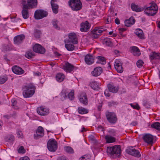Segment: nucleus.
<instances>
[{
    "instance_id": "nucleus-1",
    "label": "nucleus",
    "mask_w": 160,
    "mask_h": 160,
    "mask_svg": "<svg viewBox=\"0 0 160 160\" xmlns=\"http://www.w3.org/2000/svg\"><path fill=\"white\" fill-rule=\"evenodd\" d=\"M35 88L32 84L28 85L22 88V95L25 98L32 97L35 92Z\"/></svg>"
},
{
    "instance_id": "nucleus-2",
    "label": "nucleus",
    "mask_w": 160,
    "mask_h": 160,
    "mask_svg": "<svg viewBox=\"0 0 160 160\" xmlns=\"http://www.w3.org/2000/svg\"><path fill=\"white\" fill-rule=\"evenodd\" d=\"M108 154L110 156L118 157L120 155L121 149L119 145H115L111 147H108L107 149Z\"/></svg>"
},
{
    "instance_id": "nucleus-3",
    "label": "nucleus",
    "mask_w": 160,
    "mask_h": 160,
    "mask_svg": "<svg viewBox=\"0 0 160 160\" xmlns=\"http://www.w3.org/2000/svg\"><path fill=\"white\" fill-rule=\"evenodd\" d=\"M158 10L157 5L155 3H153L145 9L144 12L148 15L153 16L156 14Z\"/></svg>"
},
{
    "instance_id": "nucleus-4",
    "label": "nucleus",
    "mask_w": 160,
    "mask_h": 160,
    "mask_svg": "<svg viewBox=\"0 0 160 160\" xmlns=\"http://www.w3.org/2000/svg\"><path fill=\"white\" fill-rule=\"evenodd\" d=\"M68 3L69 6L73 10H79L82 7V3L80 0H70Z\"/></svg>"
},
{
    "instance_id": "nucleus-5",
    "label": "nucleus",
    "mask_w": 160,
    "mask_h": 160,
    "mask_svg": "<svg viewBox=\"0 0 160 160\" xmlns=\"http://www.w3.org/2000/svg\"><path fill=\"white\" fill-rule=\"evenodd\" d=\"M104 31L101 27H97L92 30L90 33L91 37L94 39L98 38Z\"/></svg>"
},
{
    "instance_id": "nucleus-6",
    "label": "nucleus",
    "mask_w": 160,
    "mask_h": 160,
    "mask_svg": "<svg viewBox=\"0 0 160 160\" xmlns=\"http://www.w3.org/2000/svg\"><path fill=\"white\" fill-rule=\"evenodd\" d=\"M106 116L108 121L111 123L114 124L117 121V116L113 112H107L106 113Z\"/></svg>"
},
{
    "instance_id": "nucleus-7",
    "label": "nucleus",
    "mask_w": 160,
    "mask_h": 160,
    "mask_svg": "<svg viewBox=\"0 0 160 160\" xmlns=\"http://www.w3.org/2000/svg\"><path fill=\"white\" fill-rule=\"evenodd\" d=\"M22 4L25 7H28L29 9L35 8L37 5V0H22Z\"/></svg>"
},
{
    "instance_id": "nucleus-8",
    "label": "nucleus",
    "mask_w": 160,
    "mask_h": 160,
    "mask_svg": "<svg viewBox=\"0 0 160 160\" xmlns=\"http://www.w3.org/2000/svg\"><path fill=\"white\" fill-rule=\"evenodd\" d=\"M47 147L49 151L54 152L57 148V142L54 139H50L48 142Z\"/></svg>"
},
{
    "instance_id": "nucleus-9",
    "label": "nucleus",
    "mask_w": 160,
    "mask_h": 160,
    "mask_svg": "<svg viewBox=\"0 0 160 160\" xmlns=\"http://www.w3.org/2000/svg\"><path fill=\"white\" fill-rule=\"evenodd\" d=\"M48 13L42 10H38L35 11L34 17L36 19H40L47 16Z\"/></svg>"
},
{
    "instance_id": "nucleus-10",
    "label": "nucleus",
    "mask_w": 160,
    "mask_h": 160,
    "mask_svg": "<svg viewBox=\"0 0 160 160\" xmlns=\"http://www.w3.org/2000/svg\"><path fill=\"white\" fill-rule=\"evenodd\" d=\"M143 139L144 142L148 144L152 145L154 143V137L151 134H145L143 136Z\"/></svg>"
},
{
    "instance_id": "nucleus-11",
    "label": "nucleus",
    "mask_w": 160,
    "mask_h": 160,
    "mask_svg": "<svg viewBox=\"0 0 160 160\" xmlns=\"http://www.w3.org/2000/svg\"><path fill=\"white\" fill-rule=\"evenodd\" d=\"M114 68L118 73H121L123 72L122 63L121 60L119 59L115 60L114 63Z\"/></svg>"
},
{
    "instance_id": "nucleus-12",
    "label": "nucleus",
    "mask_w": 160,
    "mask_h": 160,
    "mask_svg": "<svg viewBox=\"0 0 160 160\" xmlns=\"http://www.w3.org/2000/svg\"><path fill=\"white\" fill-rule=\"evenodd\" d=\"M37 112L40 115H46L49 113V110L44 106H41L37 108Z\"/></svg>"
},
{
    "instance_id": "nucleus-13",
    "label": "nucleus",
    "mask_w": 160,
    "mask_h": 160,
    "mask_svg": "<svg viewBox=\"0 0 160 160\" xmlns=\"http://www.w3.org/2000/svg\"><path fill=\"white\" fill-rule=\"evenodd\" d=\"M61 68L66 72H70L73 69L72 65L68 62H65L61 65Z\"/></svg>"
},
{
    "instance_id": "nucleus-14",
    "label": "nucleus",
    "mask_w": 160,
    "mask_h": 160,
    "mask_svg": "<svg viewBox=\"0 0 160 160\" xmlns=\"http://www.w3.org/2000/svg\"><path fill=\"white\" fill-rule=\"evenodd\" d=\"M108 87L109 91L113 93H117L119 89V87L118 85L111 82L108 84Z\"/></svg>"
},
{
    "instance_id": "nucleus-15",
    "label": "nucleus",
    "mask_w": 160,
    "mask_h": 160,
    "mask_svg": "<svg viewBox=\"0 0 160 160\" xmlns=\"http://www.w3.org/2000/svg\"><path fill=\"white\" fill-rule=\"evenodd\" d=\"M127 152L132 156L139 157L141 156L140 152L132 147H131L126 150Z\"/></svg>"
},
{
    "instance_id": "nucleus-16",
    "label": "nucleus",
    "mask_w": 160,
    "mask_h": 160,
    "mask_svg": "<svg viewBox=\"0 0 160 160\" xmlns=\"http://www.w3.org/2000/svg\"><path fill=\"white\" fill-rule=\"evenodd\" d=\"M69 39L65 40H68L69 42L74 44H77L78 42V39L75 33L72 32L70 33L68 35Z\"/></svg>"
},
{
    "instance_id": "nucleus-17",
    "label": "nucleus",
    "mask_w": 160,
    "mask_h": 160,
    "mask_svg": "<svg viewBox=\"0 0 160 160\" xmlns=\"http://www.w3.org/2000/svg\"><path fill=\"white\" fill-rule=\"evenodd\" d=\"M33 49L35 52L42 54L44 53L45 51V49L38 44L35 45L33 47Z\"/></svg>"
},
{
    "instance_id": "nucleus-18",
    "label": "nucleus",
    "mask_w": 160,
    "mask_h": 160,
    "mask_svg": "<svg viewBox=\"0 0 160 160\" xmlns=\"http://www.w3.org/2000/svg\"><path fill=\"white\" fill-rule=\"evenodd\" d=\"M94 58L90 54H88L85 57L84 60L86 63L88 65L92 64L94 62Z\"/></svg>"
},
{
    "instance_id": "nucleus-19",
    "label": "nucleus",
    "mask_w": 160,
    "mask_h": 160,
    "mask_svg": "<svg viewBox=\"0 0 160 160\" xmlns=\"http://www.w3.org/2000/svg\"><path fill=\"white\" fill-rule=\"evenodd\" d=\"M80 30L82 32H87L90 29V26L87 21L81 23Z\"/></svg>"
},
{
    "instance_id": "nucleus-20",
    "label": "nucleus",
    "mask_w": 160,
    "mask_h": 160,
    "mask_svg": "<svg viewBox=\"0 0 160 160\" xmlns=\"http://www.w3.org/2000/svg\"><path fill=\"white\" fill-rule=\"evenodd\" d=\"M44 135V129L42 127H39L36 131V133L34 135V138L37 139Z\"/></svg>"
},
{
    "instance_id": "nucleus-21",
    "label": "nucleus",
    "mask_w": 160,
    "mask_h": 160,
    "mask_svg": "<svg viewBox=\"0 0 160 160\" xmlns=\"http://www.w3.org/2000/svg\"><path fill=\"white\" fill-rule=\"evenodd\" d=\"M12 70L13 73L18 75H21L24 72V71L22 69L17 66H14L12 68Z\"/></svg>"
},
{
    "instance_id": "nucleus-22",
    "label": "nucleus",
    "mask_w": 160,
    "mask_h": 160,
    "mask_svg": "<svg viewBox=\"0 0 160 160\" xmlns=\"http://www.w3.org/2000/svg\"><path fill=\"white\" fill-rule=\"evenodd\" d=\"M79 99L81 102L84 104L86 105L88 103L87 97L85 93H82L80 95Z\"/></svg>"
},
{
    "instance_id": "nucleus-23",
    "label": "nucleus",
    "mask_w": 160,
    "mask_h": 160,
    "mask_svg": "<svg viewBox=\"0 0 160 160\" xmlns=\"http://www.w3.org/2000/svg\"><path fill=\"white\" fill-rule=\"evenodd\" d=\"M22 14L23 18L26 19L28 18L29 17V14L28 11V9L29 8L25 7L24 5H22Z\"/></svg>"
},
{
    "instance_id": "nucleus-24",
    "label": "nucleus",
    "mask_w": 160,
    "mask_h": 160,
    "mask_svg": "<svg viewBox=\"0 0 160 160\" xmlns=\"http://www.w3.org/2000/svg\"><path fill=\"white\" fill-rule=\"evenodd\" d=\"M102 72V69L100 67L95 68L92 72V75L94 76H98L100 75Z\"/></svg>"
},
{
    "instance_id": "nucleus-25",
    "label": "nucleus",
    "mask_w": 160,
    "mask_h": 160,
    "mask_svg": "<svg viewBox=\"0 0 160 160\" xmlns=\"http://www.w3.org/2000/svg\"><path fill=\"white\" fill-rule=\"evenodd\" d=\"M55 2L56 1L55 0H51V4L53 12L55 13H57L58 12V6L56 3H55Z\"/></svg>"
},
{
    "instance_id": "nucleus-26",
    "label": "nucleus",
    "mask_w": 160,
    "mask_h": 160,
    "mask_svg": "<svg viewBox=\"0 0 160 160\" xmlns=\"http://www.w3.org/2000/svg\"><path fill=\"white\" fill-rule=\"evenodd\" d=\"M24 38V36L23 35H19L15 37L14 38V43L16 44L21 43Z\"/></svg>"
},
{
    "instance_id": "nucleus-27",
    "label": "nucleus",
    "mask_w": 160,
    "mask_h": 160,
    "mask_svg": "<svg viewBox=\"0 0 160 160\" xmlns=\"http://www.w3.org/2000/svg\"><path fill=\"white\" fill-rule=\"evenodd\" d=\"M131 52L134 56H139L140 54V52L138 48L136 46H133L130 48Z\"/></svg>"
},
{
    "instance_id": "nucleus-28",
    "label": "nucleus",
    "mask_w": 160,
    "mask_h": 160,
    "mask_svg": "<svg viewBox=\"0 0 160 160\" xmlns=\"http://www.w3.org/2000/svg\"><path fill=\"white\" fill-rule=\"evenodd\" d=\"M135 21L134 18L133 17H131L125 21V25L127 27H130L135 23Z\"/></svg>"
},
{
    "instance_id": "nucleus-29",
    "label": "nucleus",
    "mask_w": 160,
    "mask_h": 160,
    "mask_svg": "<svg viewBox=\"0 0 160 160\" xmlns=\"http://www.w3.org/2000/svg\"><path fill=\"white\" fill-rule=\"evenodd\" d=\"M68 40H65V47L69 51H72L74 49V47Z\"/></svg>"
},
{
    "instance_id": "nucleus-30",
    "label": "nucleus",
    "mask_w": 160,
    "mask_h": 160,
    "mask_svg": "<svg viewBox=\"0 0 160 160\" xmlns=\"http://www.w3.org/2000/svg\"><path fill=\"white\" fill-rule=\"evenodd\" d=\"M151 60L159 59H160V53L152 52L149 56Z\"/></svg>"
},
{
    "instance_id": "nucleus-31",
    "label": "nucleus",
    "mask_w": 160,
    "mask_h": 160,
    "mask_svg": "<svg viewBox=\"0 0 160 160\" xmlns=\"http://www.w3.org/2000/svg\"><path fill=\"white\" fill-rule=\"evenodd\" d=\"M131 8L133 11L137 12H141L143 10V8L141 7L133 4L131 5Z\"/></svg>"
},
{
    "instance_id": "nucleus-32",
    "label": "nucleus",
    "mask_w": 160,
    "mask_h": 160,
    "mask_svg": "<svg viewBox=\"0 0 160 160\" xmlns=\"http://www.w3.org/2000/svg\"><path fill=\"white\" fill-rule=\"evenodd\" d=\"M135 33L136 35L139 38L142 39L144 38V34L143 31L140 29H137Z\"/></svg>"
},
{
    "instance_id": "nucleus-33",
    "label": "nucleus",
    "mask_w": 160,
    "mask_h": 160,
    "mask_svg": "<svg viewBox=\"0 0 160 160\" xmlns=\"http://www.w3.org/2000/svg\"><path fill=\"white\" fill-rule=\"evenodd\" d=\"M65 76L62 73H58L56 76V78L57 81L59 82H62L64 79Z\"/></svg>"
},
{
    "instance_id": "nucleus-34",
    "label": "nucleus",
    "mask_w": 160,
    "mask_h": 160,
    "mask_svg": "<svg viewBox=\"0 0 160 160\" xmlns=\"http://www.w3.org/2000/svg\"><path fill=\"white\" fill-rule=\"evenodd\" d=\"M67 91V94L68 98L70 100H73L74 99V91L73 90H72L69 92Z\"/></svg>"
},
{
    "instance_id": "nucleus-35",
    "label": "nucleus",
    "mask_w": 160,
    "mask_h": 160,
    "mask_svg": "<svg viewBox=\"0 0 160 160\" xmlns=\"http://www.w3.org/2000/svg\"><path fill=\"white\" fill-rule=\"evenodd\" d=\"M106 142L108 143H111L114 142L115 141V138L109 135L106 136L105 137Z\"/></svg>"
},
{
    "instance_id": "nucleus-36",
    "label": "nucleus",
    "mask_w": 160,
    "mask_h": 160,
    "mask_svg": "<svg viewBox=\"0 0 160 160\" xmlns=\"http://www.w3.org/2000/svg\"><path fill=\"white\" fill-rule=\"evenodd\" d=\"M98 59L97 62L102 64H104L106 63V61L105 58L102 56H98L96 57Z\"/></svg>"
},
{
    "instance_id": "nucleus-37",
    "label": "nucleus",
    "mask_w": 160,
    "mask_h": 160,
    "mask_svg": "<svg viewBox=\"0 0 160 160\" xmlns=\"http://www.w3.org/2000/svg\"><path fill=\"white\" fill-rule=\"evenodd\" d=\"M102 43L105 46H110L111 44V41L110 38H106L103 40Z\"/></svg>"
},
{
    "instance_id": "nucleus-38",
    "label": "nucleus",
    "mask_w": 160,
    "mask_h": 160,
    "mask_svg": "<svg viewBox=\"0 0 160 160\" xmlns=\"http://www.w3.org/2000/svg\"><path fill=\"white\" fill-rule=\"evenodd\" d=\"M91 87L94 90L98 89L99 87V84L95 81H92L90 83Z\"/></svg>"
},
{
    "instance_id": "nucleus-39",
    "label": "nucleus",
    "mask_w": 160,
    "mask_h": 160,
    "mask_svg": "<svg viewBox=\"0 0 160 160\" xmlns=\"http://www.w3.org/2000/svg\"><path fill=\"white\" fill-rule=\"evenodd\" d=\"M151 127L158 130H160V123L159 122H155L151 125Z\"/></svg>"
},
{
    "instance_id": "nucleus-40",
    "label": "nucleus",
    "mask_w": 160,
    "mask_h": 160,
    "mask_svg": "<svg viewBox=\"0 0 160 160\" xmlns=\"http://www.w3.org/2000/svg\"><path fill=\"white\" fill-rule=\"evenodd\" d=\"M34 56V53L32 51H28L25 54L26 57L28 59H31Z\"/></svg>"
},
{
    "instance_id": "nucleus-41",
    "label": "nucleus",
    "mask_w": 160,
    "mask_h": 160,
    "mask_svg": "<svg viewBox=\"0 0 160 160\" xmlns=\"http://www.w3.org/2000/svg\"><path fill=\"white\" fill-rule=\"evenodd\" d=\"M78 112L80 114H84L88 113V111L82 107H79Z\"/></svg>"
},
{
    "instance_id": "nucleus-42",
    "label": "nucleus",
    "mask_w": 160,
    "mask_h": 160,
    "mask_svg": "<svg viewBox=\"0 0 160 160\" xmlns=\"http://www.w3.org/2000/svg\"><path fill=\"white\" fill-rule=\"evenodd\" d=\"M64 150L67 152L73 153L74 151L73 149L71 147L69 146H66L64 148Z\"/></svg>"
},
{
    "instance_id": "nucleus-43",
    "label": "nucleus",
    "mask_w": 160,
    "mask_h": 160,
    "mask_svg": "<svg viewBox=\"0 0 160 160\" xmlns=\"http://www.w3.org/2000/svg\"><path fill=\"white\" fill-rule=\"evenodd\" d=\"M12 105L14 109H18L19 108V107L17 104V101L14 99H12Z\"/></svg>"
},
{
    "instance_id": "nucleus-44",
    "label": "nucleus",
    "mask_w": 160,
    "mask_h": 160,
    "mask_svg": "<svg viewBox=\"0 0 160 160\" xmlns=\"http://www.w3.org/2000/svg\"><path fill=\"white\" fill-rule=\"evenodd\" d=\"M14 137L13 135H9L5 138V140L7 142H11L14 140Z\"/></svg>"
},
{
    "instance_id": "nucleus-45",
    "label": "nucleus",
    "mask_w": 160,
    "mask_h": 160,
    "mask_svg": "<svg viewBox=\"0 0 160 160\" xmlns=\"http://www.w3.org/2000/svg\"><path fill=\"white\" fill-rule=\"evenodd\" d=\"M52 22L54 28L58 30L60 29V27L58 25V22L57 20H52Z\"/></svg>"
},
{
    "instance_id": "nucleus-46",
    "label": "nucleus",
    "mask_w": 160,
    "mask_h": 160,
    "mask_svg": "<svg viewBox=\"0 0 160 160\" xmlns=\"http://www.w3.org/2000/svg\"><path fill=\"white\" fill-rule=\"evenodd\" d=\"M68 89L63 90L61 94V96L62 99H65L67 98V91Z\"/></svg>"
},
{
    "instance_id": "nucleus-47",
    "label": "nucleus",
    "mask_w": 160,
    "mask_h": 160,
    "mask_svg": "<svg viewBox=\"0 0 160 160\" xmlns=\"http://www.w3.org/2000/svg\"><path fill=\"white\" fill-rule=\"evenodd\" d=\"M41 34V32L40 31L38 30H35L34 31V36L36 38H40Z\"/></svg>"
},
{
    "instance_id": "nucleus-48",
    "label": "nucleus",
    "mask_w": 160,
    "mask_h": 160,
    "mask_svg": "<svg viewBox=\"0 0 160 160\" xmlns=\"http://www.w3.org/2000/svg\"><path fill=\"white\" fill-rule=\"evenodd\" d=\"M7 80V78L5 76L1 77H0V84H2L4 83Z\"/></svg>"
},
{
    "instance_id": "nucleus-49",
    "label": "nucleus",
    "mask_w": 160,
    "mask_h": 160,
    "mask_svg": "<svg viewBox=\"0 0 160 160\" xmlns=\"http://www.w3.org/2000/svg\"><path fill=\"white\" fill-rule=\"evenodd\" d=\"M130 105L134 109L139 110L140 108V107L138 104H133L131 103L130 104Z\"/></svg>"
},
{
    "instance_id": "nucleus-50",
    "label": "nucleus",
    "mask_w": 160,
    "mask_h": 160,
    "mask_svg": "<svg viewBox=\"0 0 160 160\" xmlns=\"http://www.w3.org/2000/svg\"><path fill=\"white\" fill-rule=\"evenodd\" d=\"M18 152L19 153H24L25 152V150L23 146H21L18 149Z\"/></svg>"
},
{
    "instance_id": "nucleus-51",
    "label": "nucleus",
    "mask_w": 160,
    "mask_h": 160,
    "mask_svg": "<svg viewBox=\"0 0 160 160\" xmlns=\"http://www.w3.org/2000/svg\"><path fill=\"white\" fill-rule=\"evenodd\" d=\"M17 134L18 138H23L22 133L21 131L19 130L17 131Z\"/></svg>"
},
{
    "instance_id": "nucleus-52",
    "label": "nucleus",
    "mask_w": 160,
    "mask_h": 160,
    "mask_svg": "<svg viewBox=\"0 0 160 160\" xmlns=\"http://www.w3.org/2000/svg\"><path fill=\"white\" fill-rule=\"evenodd\" d=\"M143 63V62L142 60H139L137 62V65L138 67L140 68L142 66Z\"/></svg>"
},
{
    "instance_id": "nucleus-53",
    "label": "nucleus",
    "mask_w": 160,
    "mask_h": 160,
    "mask_svg": "<svg viewBox=\"0 0 160 160\" xmlns=\"http://www.w3.org/2000/svg\"><path fill=\"white\" fill-rule=\"evenodd\" d=\"M89 140L92 142H94L95 141V139L94 137L92 135H90L88 137Z\"/></svg>"
},
{
    "instance_id": "nucleus-54",
    "label": "nucleus",
    "mask_w": 160,
    "mask_h": 160,
    "mask_svg": "<svg viewBox=\"0 0 160 160\" xmlns=\"http://www.w3.org/2000/svg\"><path fill=\"white\" fill-rule=\"evenodd\" d=\"M118 30L120 34V35H122L123 33V32L126 30V29L124 28H119Z\"/></svg>"
},
{
    "instance_id": "nucleus-55",
    "label": "nucleus",
    "mask_w": 160,
    "mask_h": 160,
    "mask_svg": "<svg viewBox=\"0 0 160 160\" xmlns=\"http://www.w3.org/2000/svg\"><path fill=\"white\" fill-rule=\"evenodd\" d=\"M104 93L105 96L106 97H109L110 96V94L108 91L107 90L105 91Z\"/></svg>"
},
{
    "instance_id": "nucleus-56",
    "label": "nucleus",
    "mask_w": 160,
    "mask_h": 160,
    "mask_svg": "<svg viewBox=\"0 0 160 160\" xmlns=\"http://www.w3.org/2000/svg\"><path fill=\"white\" fill-rule=\"evenodd\" d=\"M19 160H29V159L27 156H25L21 158Z\"/></svg>"
},
{
    "instance_id": "nucleus-57",
    "label": "nucleus",
    "mask_w": 160,
    "mask_h": 160,
    "mask_svg": "<svg viewBox=\"0 0 160 160\" xmlns=\"http://www.w3.org/2000/svg\"><path fill=\"white\" fill-rule=\"evenodd\" d=\"M109 133L110 134L112 135H114L115 133V131L113 129L109 131Z\"/></svg>"
},
{
    "instance_id": "nucleus-58",
    "label": "nucleus",
    "mask_w": 160,
    "mask_h": 160,
    "mask_svg": "<svg viewBox=\"0 0 160 160\" xmlns=\"http://www.w3.org/2000/svg\"><path fill=\"white\" fill-rule=\"evenodd\" d=\"M34 75L35 76H39L41 75V73L39 72H34Z\"/></svg>"
},
{
    "instance_id": "nucleus-59",
    "label": "nucleus",
    "mask_w": 160,
    "mask_h": 160,
    "mask_svg": "<svg viewBox=\"0 0 160 160\" xmlns=\"http://www.w3.org/2000/svg\"><path fill=\"white\" fill-rule=\"evenodd\" d=\"M3 117L6 119H9L11 117V116L6 115H4Z\"/></svg>"
},
{
    "instance_id": "nucleus-60",
    "label": "nucleus",
    "mask_w": 160,
    "mask_h": 160,
    "mask_svg": "<svg viewBox=\"0 0 160 160\" xmlns=\"http://www.w3.org/2000/svg\"><path fill=\"white\" fill-rule=\"evenodd\" d=\"M131 124L133 126H135L137 124V122L136 121L133 122Z\"/></svg>"
},
{
    "instance_id": "nucleus-61",
    "label": "nucleus",
    "mask_w": 160,
    "mask_h": 160,
    "mask_svg": "<svg viewBox=\"0 0 160 160\" xmlns=\"http://www.w3.org/2000/svg\"><path fill=\"white\" fill-rule=\"evenodd\" d=\"M115 23L117 24H119L120 23V21H119V20L118 19V18H116L115 19Z\"/></svg>"
},
{
    "instance_id": "nucleus-62",
    "label": "nucleus",
    "mask_w": 160,
    "mask_h": 160,
    "mask_svg": "<svg viewBox=\"0 0 160 160\" xmlns=\"http://www.w3.org/2000/svg\"><path fill=\"white\" fill-rule=\"evenodd\" d=\"M54 54L56 56H59L61 55V54L57 52H55Z\"/></svg>"
},
{
    "instance_id": "nucleus-63",
    "label": "nucleus",
    "mask_w": 160,
    "mask_h": 160,
    "mask_svg": "<svg viewBox=\"0 0 160 160\" xmlns=\"http://www.w3.org/2000/svg\"><path fill=\"white\" fill-rule=\"evenodd\" d=\"M79 160H86V159L84 157H82L79 159Z\"/></svg>"
},
{
    "instance_id": "nucleus-64",
    "label": "nucleus",
    "mask_w": 160,
    "mask_h": 160,
    "mask_svg": "<svg viewBox=\"0 0 160 160\" xmlns=\"http://www.w3.org/2000/svg\"><path fill=\"white\" fill-rule=\"evenodd\" d=\"M158 27L160 28V21H159L158 23Z\"/></svg>"
}]
</instances>
